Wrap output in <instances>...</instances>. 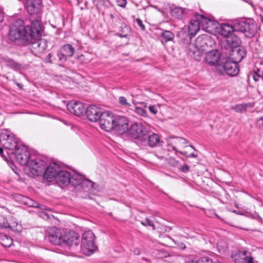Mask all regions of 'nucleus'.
Segmentation results:
<instances>
[{"label":"nucleus","instance_id":"nucleus-1","mask_svg":"<svg viewBox=\"0 0 263 263\" xmlns=\"http://www.w3.org/2000/svg\"><path fill=\"white\" fill-rule=\"evenodd\" d=\"M44 26L41 17L30 21V24L24 25L23 20L18 19L14 21L10 28L8 35L9 40L17 45H25L29 41L42 37Z\"/></svg>","mask_w":263,"mask_h":263},{"label":"nucleus","instance_id":"nucleus-2","mask_svg":"<svg viewBox=\"0 0 263 263\" xmlns=\"http://www.w3.org/2000/svg\"><path fill=\"white\" fill-rule=\"evenodd\" d=\"M14 155L17 162L26 166L33 176H40L43 174L45 168V161L39 158L32 159L27 147L19 145L14 150Z\"/></svg>","mask_w":263,"mask_h":263},{"label":"nucleus","instance_id":"nucleus-3","mask_svg":"<svg viewBox=\"0 0 263 263\" xmlns=\"http://www.w3.org/2000/svg\"><path fill=\"white\" fill-rule=\"evenodd\" d=\"M214 45V41L212 37L208 34H202L198 36L194 43H189L187 46L189 55L197 61L201 59L204 53Z\"/></svg>","mask_w":263,"mask_h":263},{"label":"nucleus","instance_id":"nucleus-4","mask_svg":"<svg viewBox=\"0 0 263 263\" xmlns=\"http://www.w3.org/2000/svg\"><path fill=\"white\" fill-rule=\"evenodd\" d=\"M235 31L244 34L247 37H253L257 30V26L252 19H242L237 20L234 23Z\"/></svg>","mask_w":263,"mask_h":263},{"label":"nucleus","instance_id":"nucleus-5","mask_svg":"<svg viewBox=\"0 0 263 263\" xmlns=\"http://www.w3.org/2000/svg\"><path fill=\"white\" fill-rule=\"evenodd\" d=\"M0 142L1 145L8 151L7 153L9 155H10V153H13L14 150L19 146L17 140L14 136L6 129L1 131Z\"/></svg>","mask_w":263,"mask_h":263},{"label":"nucleus","instance_id":"nucleus-6","mask_svg":"<svg viewBox=\"0 0 263 263\" xmlns=\"http://www.w3.org/2000/svg\"><path fill=\"white\" fill-rule=\"evenodd\" d=\"M95 236L91 231L84 233L81 239V248L83 251H87L92 253L97 249L95 242Z\"/></svg>","mask_w":263,"mask_h":263},{"label":"nucleus","instance_id":"nucleus-7","mask_svg":"<svg viewBox=\"0 0 263 263\" xmlns=\"http://www.w3.org/2000/svg\"><path fill=\"white\" fill-rule=\"evenodd\" d=\"M29 43L21 46H29L31 52L34 54H39L43 53L47 47V42L45 39L41 37L37 39H33L29 41Z\"/></svg>","mask_w":263,"mask_h":263},{"label":"nucleus","instance_id":"nucleus-8","mask_svg":"<svg viewBox=\"0 0 263 263\" xmlns=\"http://www.w3.org/2000/svg\"><path fill=\"white\" fill-rule=\"evenodd\" d=\"M148 130L141 123H134L130 127L129 134L131 137L137 139V142L141 144V140L144 139V136Z\"/></svg>","mask_w":263,"mask_h":263},{"label":"nucleus","instance_id":"nucleus-9","mask_svg":"<svg viewBox=\"0 0 263 263\" xmlns=\"http://www.w3.org/2000/svg\"><path fill=\"white\" fill-rule=\"evenodd\" d=\"M45 162V168L43 172L44 178L48 181L51 182L54 179H55L59 172H60L61 168L60 165L54 162H51L49 165L46 167V162Z\"/></svg>","mask_w":263,"mask_h":263},{"label":"nucleus","instance_id":"nucleus-10","mask_svg":"<svg viewBox=\"0 0 263 263\" xmlns=\"http://www.w3.org/2000/svg\"><path fill=\"white\" fill-rule=\"evenodd\" d=\"M80 243V236L74 231L65 232L62 237V246L75 248Z\"/></svg>","mask_w":263,"mask_h":263},{"label":"nucleus","instance_id":"nucleus-11","mask_svg":"<svg viewBox=\"0 0 263 263\" xmlns=\"http://www.w3.org/2000/svg\"><path fill=\"white\" fill-rule=\"evenodd\" d=\"M114 118L111 114L108 111L101 113L99 119V124L102 129L109 132L114 128Z\"/></svg>","mask_w":263,"mask_h":263},{"label":"nucleus","instance_id":"nucleus-12","mask_svg":"<svg viewBox=\"0 0 263 263\" xmlns=\"http://www.w3.org/2000/svg\"><path fill=\"white\" fill-rule=\"evenodd\" d=\"M114 120L112 130L118 132L120 134H123L127 131L128 121L125 117L114 116Z\"/></svg>","mask_w":263,"mask_h":263},{"label":"nucleus","instance_id":"nucleus-13","mask_svg":"<svg viewBox=\"0 0 263 263\" xmlns=\"http://www.w3.org/2000/svg\"><path fill=\"white\" fill-rule=\"evenodd\" d=\"M246 250H236L232 252L231 258L235 263H254L253 258L247 255Z\"/></svg>","mask_w":263,"mask_h":263},{"label":"nucleus","instance_id":"nucleus-14","mask_svg":"<svg viewBox=\"0 0 263 263\" xmlns=\"http://www.w3.org/2000/svg\"><path fill=\"white\" fill-rule=\"evenodd\" d=\"M75 50L70 44H66L62 47L57 54V60L61 64L64 63L68 58L73 56Z\"/></svg>","mask_w":263,"mask_h":263},{"label":"nucleus","instance_id":"nucleus-15","mask_svg":"<svg viewBox=\"0 0 263 263\" xmlns=\"http://www.w3.org/2000/svg\"><path fill=\"white\" fill-rule=\"evenodd\" d=\"M229 55L231 60L239 63L246 56L247 50L245 47L239 46L229 49Z\"/></svg>","mask_w":263,"mask_h":263},{"label":"nucleus","instance_id":"nucleus-16","mask_svg":"<svg viewBox=\"0 0 263 263\" xmlns=\"http://www.w3.org/2000/svg\"><path fill=\"white\" fill-rule=\"evenodd\" d=\"M26 9L31 15L38 14L43 8L42 0H26Z\"/></svg>","mask_w":263,"mask_h":263},{"label":"nucleus","instance_id":"nucleus-17","mask_svg":"<svg viewBox=\"0 0 263 263\" xmlns=\"http://www.w3.org/2000/svg\"><path fill=\"white\" fill-rule=\"evenodd\" d=\"M68 110L77 116H81L83 115L85 110L84 104L79 101L71 100L67 104Z\"/></svg>","mask_w":263,"mask_h":263},{"label":"nucleus","instance_id":"nucleus-18","mask_svg":"<svg viewBox=\"0 0 263 263\" xmlns=\"http://www.w3.org/2000/svg\"><path fill=\"white\" fill-rule=\"evenodd\" d=\"M49 240L55 245L62 246L63 235L61 234L60 229L56 227H52L48 230Z\"/></svg>","mask_w":263,"mask_h":263},{"label":"nucleus","instance_id":"nucleus-19","mask_svg":"<svg viewBox=\"0 0 263 263\" xmlns=\"http://www.w3.org/2000/svg\"><path fill=\"white\" fill-rule=\"evenodd\" d=\"M238 63L234 62L231 59L226 60L224 64L222 66L223 71L228 75L233 77L236 76L239 71L238 66Z\"/></svg>","mask_w":263,"mask_h":263},{"label":"nucleus","instance_id":"nucleus-20","mask_svg":"<svg viewBox=\"0 0 263 263\" xmlns=\"http://www.w3.org/2000/svg\"><path fill=\"white\" fill-rule=\"evenodd\" d=\"M160 142V138L157 134L147 131L145 137L144 136V139L141 140V145L153 147Z\"/></svg>","mask_w":263,"mask_h":263},{"label":"nucleus","instance_id":"nucleus-21","mask_svg":"<svg viewBox=\"0 0 263 263\" xmlns=\"http://www.w3.org/2000/svg\"><path fill=\"white\" fill-rule=\"evenodd\" d=\"M204 61L210 66L219 65L220 66V54L217 50H212L211 48L205 53Z\"/></svg>","mask_w":263,"mask_h":263},{"label":"nucleus","instance_id":"nucleus-22","mask_svg":"<svg viewBox=\"0 0 263 263\" xmlns=\"http://www.w3.org/2000/svg\"><path fill=\"white\" fill-rule=\"evenodd\" d=\"M102 112L99 107L93 105H90L85 110L86 117L92 122L97 121Z\"/></svg>","mask_w":263,"mask_h":263},{"label":"nucleus","instance_id":"nucleus-23","mask_svg":"<svg viewBox=\"0 0 263 263\" xmlns=\"http://www.w3.org/2000/svg\"><path fill=\"white\" fill-rule=\"evenodd\" d=\"M191 13L192 12L190 10L179 7L172 8L170 10L171 16L178 20H182L191 15Z\"/></svg>","mask_w":263,"mask_h":263},{"label":"nucleus","instance_id":"nucleus-24","mask_svg":"<svg viewBox=\"0 0 263 263\" xmlns=\"http://www.w3.org/2000/svg\"><path fill=\"white\" fill-rule=\"evenodd\" d=\"M70 177L71 174L69 172L61 169L55 178V181L60 186L68 185L70 182Z\"/></svg>","mask_w":263,"mask_h":263},{"label":"nucleus","instance_id":"nucleus-25","mask_svg":"<svg viewBox=\"0 0 263 263\" xmlns=\"http://www.w3.org/2000/svg\"><path fill=\"white\" fill-rule=\"evenodd\" d=\"M80 187L83 191L87 193L95 191H98L99 190L98 184L88 179H84L82 181Z\"/></svg>","mask_w":263,"mask_h":263},{"label":"nucleus","instance_id":"nucleus-26","mask_svg":"<svg viewBox=\"0 0 263 263\" xmlns=\"http://www.w3.org/2000/svg\"><path fill=\"white\" fill-rule=\"evenodd\" d=\"M194 15L197 21L199 22L200 26H201L202 28L205 29L206 31H210V25L213 24L212 21L203 14H199L197 13H195Z\"/></svg>","mask_w":263,"mask_h":263},{"label":"nucleus","instance_id":"nucleus-27","mask_svg":"<svg viewBox=\"0 0 263 263\" xmlns=\"http://www.w3.org/2000/svg\"><path fill=\"white\" fill-rule=\"evenodd\" d=\"M226 43L227 48L231 49L232 48L240 46L241 41L240 38L233 32L229 36L226 37Z\"/></svg>","mask_w":263,"mask_h":263},{"label":"nucleus","instance_id":"nucleus-28","mask_svg":"<svg viewBox=\"0 0 263 263\" xmlns=\"http://www.w3.org/2000/svg\"><path fill=\"white\" fill-rule=\"evenodd\" d=\"M235 32L234 24L233 25H231L227 23H222L220 26L219 34L226 38Z\"/></svg>","mask_w":263,"mask_h":263},{"label":"nucleus","instance_id":"nucleus-29","mask_svg":"<svg viewBox=\"0 0 263 263\" xmlns=\"http://www.w3.org/2000/svg\"><path fill=\"white\" fill-rule=\"evenodd\" d=\"M200 30L199 22L196 20L190 22L188 27V34L192 38Z\"/></svg>","mask_w":263,"mask_h":263},{"label":"nucleus","instance_id":"nucleus-30","mask_svg":"<svg viewBox=\"0 0 263 263\" xmlns=\"http://www.w3.org/2000/svg\"><path fill=\"white\" fill-rule=\"evenodd\" d=\"M160 37L161 43L164 44L165 43L173 41L175 37V35L172 31L164 30L161 33Z\"/></svg>","mask_w":263,"mask_h":263},{"label":"nucleus","instance_id":"nucleus-31","mask_svg":"<svg viewBox=\"0 0 263 263\" xmlns=\"http://www.w3.org/2000/svg\"><path fill=\"white\" fill-rule=\"evenodd\" d=\"M5 62L7 66L13 70H18L23 68V66L21 64L18 63L12 59L9 58L6 59H5Z\"/></svg>","mask_w":263,"mask_h":263},{"label":"nucleus","instance_id":"nucleus-32","mask_svg":"<svg viewBox=\"0 0 263 263\" xmlns=\"http://www.w3.org/2000/svg\"><path fill=\"white\" fill-rule=\"evenodd\" d=\"M84 179L83 176L79 174L71 175L70 183L74 186H80Z\"/></svg>","mask_w":263,"mask_h":263},{"label":"nucleus","instance_id":"nucleus-33","mask_svg":"<svg viewBox=\"0 0 263 263\" xmlns=\"http://www.w3.org/2000/svg\"><path fill=\"white\" fill-rule=\"evenodd\" d=\"M130 33V30L129 26L124 24L120 27L119 32L118 35L122 37H127Z\"/></svg>","mask_w":263,"mask_h":263},{"label":"nucleus","instance_id":"nucleus-34","mask_svg":"<svg viewBox=\"0 0 263 263\" xmlns=\"http://www.w3.org/2000/svg\"><path fill=\"white\" fill-rule=\"evenodd\" d=\"M22 201L24 203V204H26L29 206L43 209L42 207H41L40 206V204L39 203L34 201V200L29 198L23 197L22 198ZM42 206H43V205H42Z\"/></svg>","mask_w":263,"mask_h":263},{"label":"nucleus","instance_id":"nucleus-35","mask_svg":"<svg viewBox=\"0 0 263 263\" xmlns=\"http://www.w3.org/2000/svg\"><path fill=\"white\" fill-rule=\"evenodd\" d=\"M172 148L174 151H176L177 153H180L181 155L185 156L186 157H192V158H196L197 157V155L192 153L191 154H189L187 151H178L176 147L174 146H172Z\"/></svg>","mask_w":263,"mask_h":263},{"label":"nucleus","instance_id":"nucleus-36","mask_svg":"<svg viewBox=\"0 0 263 263\" xmlns=\"http://www.w3.org/2000/svg\"><path fill=\"white\" fill-rule=\"evenodd\" d=\"M247 107V104H238L235 106L233 107V109L235 110V111L238 112H242L243 111L246 110V108Z\"/></svg>","mask_w":263,"mask_h":263},{"label":"nucleus","instance_id":"nucleus-37","mask_svg":"<svg viewBox=\"0 0 263 263\" xmlns=\"http://www.w3.org/2000/svg\"><path fill=\"white\" fill-rule=\"evenodd\" d=\"M176 138L177 139V141L176 142L177 144H180V145H184L186 144L189 143V141L185 138L179 137H175V136H171L169 137L170 139L172 138Z\"/></svg>","mask_w":263,"mask_h":263},{"label":"nucleus","instance_id":"nucleus-38","mask_svg":"<svg viewBox=\"0 0 263 263\" xmlns=\"http://www.w3.org/2000/svg\"><path fill=\"white\" fill-rule=\"evenodd\" d=\"M167 154V151L163 149L162 151V154L160 153L159 152H157L155 154V156L159 159L160 160H166V156Z\"/></svg>","mask_w":263,"mask_h":263},{"label":"nucleus","instance_id":"nucleus-39","mask_svg":"<svg viewBox=\"0 0 263 263\" xmlns=\"http://www.w3.org/2000/svg\"><path fill=\"white\" fill-rule=\"evenodd\" d=\"M135 112L143 117L147 116V112L145 109H143L141 107H135Z\"/></svg>","mask_w":263,"mask_h":263},{"label":"nucleus","instance_id":"nucleus-40","mask_svg":"<svg viewBox=\"0 0 263 263\" xmlns=\"http://www.w3.org/2000/svg\"><path fill=\"white\" fill-rule=\"evenodd\" d=\"M141 223L144 226H149L153 227V229L155 230V225L153 222L149 218H147L144 221H141Z\"/></svg>","mask_w":263,"mask_h":263},{"label":"nucleus","instance_id":"nucleus-41","mask_svg":"<svg viewBox=\"0 0 263 263\" xmlns=\"http://www.w3.org/2000/svg\"><path fill=\"white\" fill-rule=\"evenodd\" d=\"M200 263H220L218 261L213 262L212 259L207 256H204L200 259Z\"/></svg>","mask_w":263,"mask_h":263},{"label":"nucleus","instance_id":"nucleus-42","mask_svg":"<svg viewBox=\"0 0 263 263\" xmlns=\"http://www.w3.org/2000/svg\"><path fill=\"white\" fill-rule=\"evenodd\" d=\"M119 103L124 106H129L130 104L127 102L126 98L124 97H120L119 99Z\"/></svg>","mask_w":263,"mask_h":263},{"label":"nucleus","instance_id":"nucleus-43","mask_svg":"<svg viewBox=\"0 0 263 263\" xmlns=\"http://www.w3.org/2000/svg\"><path fill=\"white\" fill-rule=\"evenodd\" d=\"M168 163L172 166H177L179 162L174 158H170L168 160Z\"/></svg>","mask_w":263,"mask_h":263},{"label":"nucleus","instance_id":"nucleus-44","mask_svg":"<svg viewBox=\"0 0 263 263\" xmlns=\"http://www.w3.org/2000/svg\"><path fill=\"white\" fill-rule=\"evenodd\" d=\"M136 22L142 30L144 31L145 30V26L140 18H136Z\"/></svg>","mask_w":263,"mask_h":263},{"label":"nucleus","instance_id":"nucleus-45","mask_svg":"<svg viewBox=\"0 0 263 263\" xmlns=\"http://www.w3.org/2000/svg\"><path fill=\"white\" fill-rule=\"evenodd\" d=\"M116 3L118 6L122 8H125L127 4L126 0H116Z\"/></svg>","mask_w":263,"mask_h":263},{"label":"nucleus","instance_id":"nucleus-46","mask_svg":"<svg viewBox=\"0 0 263 263\" xmlns=\"http://www.w3.org/2000/svg\"><path fill=\"white\" fill-rule=\"evenodd\" d=\"M4 221L3 222H0V228H8L10 227V225L8 221L5 220L4 218Z\"/></svg>","mask_w":263,"mask_h":263},{"label":"nucleus","instance_id":"nucleus-47","mask_svg":"<svg viewBox=\"0 0 263 263\" xmlns=\"http://www.w3.org/2000/svg\"><path fill=\"white\" fill-rule=\"evenodd\" d=\"M256 125L258 127L263 129V116L257 120Z\"/></svg>","mask_w":263,"mask_h":263},{"label":"nucleus","instance_id":"nucleus-48","mask_svg":"<svg viewBox=\"0 0 263 263\" xmlns=\"http://www.w3.org/2000/svg\"><path fill=\"white\" fill-rule=\"evenodd\" d=\"M262 75H263V72H259V73H256V74H254L253 76L254 80L255 82L258 81L259 80V79L261 78V76Z\"/></svg>","mask_w":263,"mask_h":263},{"label":"nucleus","instance_id":"nucleus-49","mask_svg":"<svg viewBox=\"0 0 263 263\" xmlns=\"http://www.w3.org/2000/svg\"><path fill=\"white\" fill-rule=\"evenodd\" d=\"M149 111L154 114L156 115L157 112V109L155 105H150L148 107Z\"/></svg>","mask_w":263,"mask_h":263},{"label":"nucleus","instance_id":"nucleus-50","mask_svg":"<svg viewBox=\"0 0 263 263\" xmlns=\"http://www.w3.org/2000/svg\"><path fill=\"white\" fill-rule=\"evenodd\" d=\"M180 170L183 173H187L190 170L189 166L186 164H184L180 168Z\"/></svg>","mask_w":263,"mask_h":263},{"label":"nucleus","instance_id":"nucleus-51","mask_svg":"<svg viewBox=\"0 0 263 263\" xmlns=\"http://www.w3.org/2000/svg\"><path fill=\"white\" fill-rule=\"evenodd\" d=\"M178 35L179 36H181L184 40H185V37H187V34H186V32H183V31H181V32L178 33Z\"/></svg>","mask_w":263,"mask_h":263},{"label":"nucleus","instance_id":"nucleus-52","mask_svg":"<svg viewBox=\"0 0 263 263\" xmlns=\"http://www.w3.org/2000/svg\"><path fill=\"white\" fill-rule=\"evenodd\" d=\"M95 2H96L97 3V5H105V0H95Z\"/></svg>","mask_w":263,"mask_h":263},{"label":"nucleus","instance_id":"nucleus-53","mask_svg":"<svg viewBox=\"0 0 263 263\" xmlns=\"http://www.w3.org/2000/svg\"><path fill=\"white\" fill-rule=\"evenodd\" d=\"M4 19V13L2 10L0 8V22H2Z\"/></svg>","mask_w":263,"mask_h":263},{"label":"nucleus","instance_id":"nucleus-54","mask_svg":"<svg viewBox=\"0 0 263 263\" xmlns=\"http://www.w3.org/2000/svg\"><path fill=\"white\" fill-rule=\"evenodd\" d=\"M134 253L136 255H139L140 254V250L139 248H135Z\"/></svg>","mask_w":263,"mask_h":263},{"label":"nucleus","instance_id":"nucleus-55","mask_svg":"<svg viewBox=\"0 0 263 263\" xmlns=\"http://www.w3.org/2000/svg\"><path fill=\"white\" fill-rule=\"evenodd\" d=\"M52 55L51 53H49L47 55V58L48 59V62L50 63H52V60L51 59Z\"/></svg>","mask_w":263,"mask_h":263},{"label":"nucleus","instance_id":"nucleus-56","mask_svg":"<svg viewBox=\"0 0 263 263\" xmlns=\"http://www.w3.org/2000/svg\"><path fill=\"white\" fill-rule=\"evenodd\" d=\"M164 229L165 232H170L172 230V227H165Z\"/></svg>","mask_w":263,"mask_h":263},{"label":"nucleus","instance_id":"nucleus-57","mask_svg":"<svg viewBox=\"0 0 263 263\" xmlns=\"http://www.w3.org/2000/svg\"><path fill=\"white\" fill-rule=\"evenodd\" d=\"M140 103L142 105L143 107H147V103L143 102H140Z\"/></svg>","mask_w":263,"mask_h":263},{"label":"nucleus","instance_id":"nucleus-58","mask_svg":"<svg viewBox=\"0 0 263 263\" xmlns=\"http://www.w3.org/2000/svg\"><path fill=\"white\" fill-rule=\"evenodd\" d=\"M0 154L2 156L5 157L4 155H3V148L2 147H0Z\"/></svg>","mask_w":263,"mask_h":263},{"label":"nucleus","instance_id":"nucleus-59","mask_svg":"<svg viewBox=\"0 0 263 263\" xmlns=\"http://www.w3.org/2000/svg\"><path fill=\"white\" fill-rule=\"evenodd\" d=\"M186 263H200V260H199V261H194V260H192V261H190Z\"/></svg>","mask_w":263,"mask_h":263},{"label":"nucleus","instance_id":"nucleus-60","mask_svg":"<svg viewBox=\"0 0 263 263\" xmlns=\"http://www.w3.org/2000/svg\"><path fill=\"white\" fill-rule=\"evenodd\" d=\"M83 198H90V196H89V194H87L85 196H82Z\"/></svg>","mask_w":263,"mask_h":263},{"label":"nucleus","instance_id":"nucleus-61","mask_svg":"<svg viewBox=\"0 0 263 263\" xmlns=\"http://www.w3.org/2000/svg\"><path fill=\"white\" fill-rule=\"evenodd\" d=\"M257 71H254V74H256V73H259V72H263L262 71H261L258 69H257Z\"/></svg>","mask_w":263,"mask_h":263},{"label":"nucleus","instance_id":"nucleus-62","mask_svg":"<svg viewBox=\"0 0 263 263\" xmlns=\"http://www.w3.org/2000/svg\"><path fill=\"white\" fill-rule=\"evenodd\" d=\"M7 240H10V245H7V246H6V247H9V246H11V245L12 244V240H11L12 239H9V238H8V237L7 238Z\"/></svg>","mask_w":263,"mask_h":263},{"label":"nucleus","instance_id":"nucleus-63","mask_svg":"<svg viewBox=\"0 0 263 263\" xmlns=\"http://www.w3.org/2000/svg\"><path fill=\"white\" fill-rule=\"evenodd\" d=\"M214 215L217 218H219L220 219V217H219V216L216 213H214Z\"/></svg>","mask_w":263,"mask_h":263},{"label":"nucleus","instance_id":"nucleus-64","mask_svg":"<svg viewBox=\"0 0 263 263\" xmlns=\"http://www.w3.org/2000/svg\"><path fill=\"white\" fill-rule=\"evenodd\" d=\"M190 147L191 148H192V149H193L194 151H196V149L195 148V147H194V146H193V145H190Z\"/></svg>","mask_w":263,"mask_h":263}]
</instances>
